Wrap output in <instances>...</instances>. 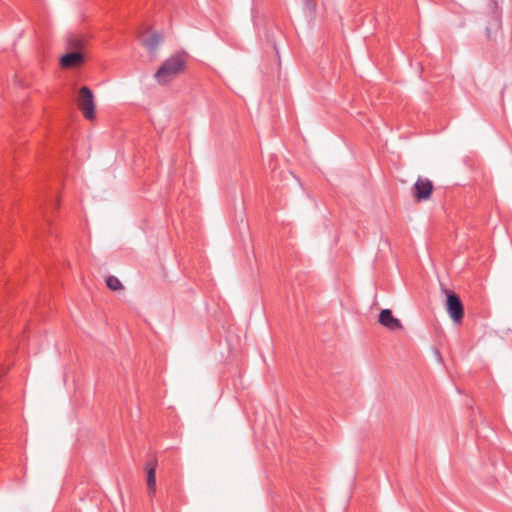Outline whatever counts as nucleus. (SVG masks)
Listing matches in <instances>:
<instances>
[{
  "mask_svg": "<svg viewBox=\"0 0 512 512\" xmlns=\"http://www.w3.org/2000/svg\"><path fill=\"white\" fill-rule=\"evenodd\" d=\"M184 54H174L166 59L154 74V79L161 85H165L178 77L185 68Z\"/></svg>",
  "mask_w": 512,
  "mask_h": 512,
  "instance_id": "1",
  "label": "nucleus"
},
{
  "mask_svg": "<svg viewBox=\"0 0 512 512\" xmlns=\"http://www.w3.org/2000/svg\"><path fill=\"white\" fill-rule=\"evenodd\" d=\"M77 104L85 119L92 121L95 118V102L92 90L83 86L78 91Z\"/></svg>",
  "mask_w": 512,
  "mask_h": 512,
  "instance_id": "2",
  "label": "nucleus"
},
{
  "mask_svg": "<svg viewBox=\"0 0 512 512\" xmlns=\"http://www.w3.org/2000/svg\"><path fill=\"white\" fill-rule=\"evenodd\" d=\"M433 190L432 182L427 178H418L413 186V194L416 200H428Z\"/></svg>",
  "mask_w": 512,
  "mask_h": 512,
  "instance_id": "3",
  "label": "nucleus"
},
{
  "mask_svg": "<svg viewBox=\"0 0 512 512\" xmlns=\"http://www.w3.org/2000/svg\"><path fill=\"white\" fill-rule=\"evenodd\" d=\"M446 307L452 320L456 323L460 322L463 317V306L460 299L454 293L447 295Z\"/></svg>",
  "mask_w": 512,
  "mask_h": 512,
  "instance_id": "4",
  "label": "nucleus"
},
{
  "mask_svg": "<svg viewBox=\"0 0 512 512\" xmlns=\"http://www.w3.org/2000/svg\"><path fill=\"white\" fill-rule=\"evenodd\" d=\"M379 323L391 331H398L403 328L401 321L393 316L390 309H383L380 312Z\"/></svg>",
  "mask_w": 512,
  "mask_h": 512,
  "instance_id": "5",
  "label": "nucleus"
},
{
  "mask_svg": "<svg viewBox=\"0 0 512 512\" xmlns=\"http://www.w3.org/2000/svg\"><path fill=\"white\" fill-rule=\"evenodd\" d=\"M84 61V55L80 50L69 52L61 57V65L64 68L80 66Z\"/></svg>",
  "mask_w": 512,
  "mask_h": 512,
  "instance_id": "6",
  "label": "nucleus"
},
{
  "mask_svg": "<svg viewBox=\"0 0 512 512\" xmlns=\"http://www.w3.org/2000/svg\"><path fill=\"white\" fill-rule=\"evenodd\" d=\"M162 42V36L159 33H152L142 39V44L150 53H155Z\"/></svg>",
  "mask_w": 512,
  "mask_h": 512,
  "instance_id": "7",
  "label": "nucleus"
},
{
  "mask_svg": "<svg viewBox=\"0 0 512 512\" xmlns=\"http://www.w3.org/2000/svg\"><path fill=\"white\" fill-rule=\"evenodd\" d=\"M147 486L150 494L156 491V466L153 464L147 468Z\"/></svg>",
  "mask_w": 512,
  "mask_h": 512,
  "instance_id": "8",
  "label": "nucleus"
},
{
  "mask_svg": "<svg viewBox=\"0 0 512 512\" xmlns=\"http://www.w3.org/2000/svg\"><path fill=\"white\" fill-rule=\"evenodd\" d=\"M106 284H107L108 288L113 291H118V290L122 289V283L115 276H109L106 280Z\"/></svg>",
  "mask_w": 512,
  "mask_h": 512,
  "instance_id": "9",
  "label": "nucleus"
},
{
  "mask_svg": "<svg viewBox=\"0 0 512 512\" xmlns=\"http://www.w3.org/2000/svg\"><path fill=\"white\" fill-rule=\"evenodd\" d=\"M69 47L75 49V51L80 50L82 47V39L78 36H71L68 40Z\"/></svg>",
  "mask_w": 512,
  "mask_h": 512,
  "instance_id": "10",
  "label": "nucleus"
},
{
  "mask_svg": "<svg viewBox=\"0 0 512 512\" xmlns=\"http://www.w3.org/2000/svg\"><path fill=\"white\" fill-rule=\"evenodd\" d=\"M304 1H305V8L308 10L309 13H312L315 10L314 0H304Z\"/></svg>",
  "mask_w": 512,
  "mask_h": 512,
  "instance_id": "11",
  "label": "nucleus"
}]
</instances>
